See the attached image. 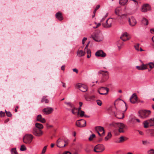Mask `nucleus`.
Segmentation results:
<instances>
[{
	"instance_id": "nucleus-1",
	"label": "nucleus",
	"mask_w": 154,
	"mask_h": 154,
	"mask_svg": "<svg viewBox=\"0 0 154 154\" xmlns=\"http://www.w3.org/2000/svg\"><path fill=\"white\" fill-rule=\"evenodd\" d=\"M124 103L125 105L126 108L125 110L123 111H121L119 112L118 110L117 111V112L116 113L114 111H111L110 112V114L112 115H114L117 118L119 119H122L124 117V112L126 111L127 110L126 104V103L124 102Z\"/></svg>"
},
{
	"instance_id": "nucleus-2",
	"label": "nucleus",
	"mask_w": 154,
	"mask_h": 154,
	"mask_svg": "<svg viewBox=\"0 0 154 154\" xmlns=\"http://www.w3.org/2000/svg\"><path fill=\"white\" fill-rule=\"evenodd\" d=\"M111 125L115 128H118V131L119 133H124V129L126 126L122 123H113L111 124Z\"/></svg>"
},
{
	"instance_id": "nucleus-3",
	"label": "nucleus",
	"mask_w": 154,
	"mask_h": 154,
	"mask_svg": "<svg viewBox=\"0 0 154 154\" xmlns=\"http://www.w3.org/2000/svg\"><path fill=\"white\" fill-rule=\"evenodd\" d=\"M150 111L149 110H142L138 112V116L142 119H146L150 115Z\"/></svg>"
},
{
	"instance_id": "nucleus-4",
	"label": "nucleus",
	"mask_w": 154,
	"mask_h": 154,
	"mask_svg": "<svg viewBox=\"0 0 154 154\" xmlns=\"http://www.w3.org/2000/svg\"><path fill=\"white\" fill-rule=\"evenodd\" d=\"M93 39L96 42L101 41L103 39V36L102 34L101 33H96L94 36L92 35Z\"/></svg>"
},
{
	"instance_id": "nucleus-5",
	"label": "nucleus",
	"mask_w": 154,
	"mask_h": 154,
	"mask_svg": "<svg viewBox=\"0 0 154 154\" xmlns=\"http://www.w3.org/2000/svg\"><path fill=\"white\" fill-rule=\"evenodd\" d=\"M33 138V136L32 134L26 135L24 137L23 141L26 144H29L31 142Z\"/></svg>"
},
{
	"instance_id": "nucleus-6",
	"label": "nucleus",
	"mask_w": 154,
	"mask_h": 154,
	"mask_svg": "<svg viewBox=\"0 0 154 154\" xmlns=\"http://www.w3.org/2000/svg\"><path fill=\"white\" fill-rule=\"evenodd\" d=\"M105 149L104 146L102 144H98L95 146L94 150L96 152H102Z\"/></svg>"
},
{
	"instance_id": "nucleus-7",
	"label": "nucleus",
	"mask_w": 154,
	"mask_h": 154,
	"mask_svg": "<svg viewBox=\"0 0 154 154\" xmlns=\"http://www.w3.org/2000/svg\"><path fill=\"white\" fill-rule=\"evenodd\" d=\"M75 87L76 88L79 89L82 92H85L88 89L86 85L80 83L76 84Z\"/></svg>"
},
{
	"instance_id": "nucleus-8",
	"label": "nucleus",
	"mask_w": 154,
	"mask_h": 154,
	"mask_svg": "<svg viewBox=\"0 0 154 154\" xmlns=\"http://www.w3.org/2000/svg\"><path fill=\"white\" fill-rule=\"evenodd\" d=\"M76 125L78 127L80 128L84 127L86 125V121L82 119L79 120L76 122Z\"/></svg>"
},
{
	"instance_id": "nucleus-9",
	"label": "nucleus",
	"mask_w": 154,
	"mask_h": 154,
	"mask_svg": "<svg viewBox=\"0 0 154 154\" xmlns=\"http://www.w3.org/2000/svg\"><path fill=\"white\" fill-rule=\"evenodd\" d=\"M33 133L36 136L40 137L42 135L43 132L40 129L37 128H34L33 130Z\"/></svg>"
},
{
	"instance_id": "nucleus-10",
	"label": "nucleus",
	"mask_w": 154,
	"mask_h": 154,
	"mask_svg": "<svg viewBox=\"0 0 154 154\" xmlns=\"http://www.w3.org/2000/svg\"><path fill=\"white\" fill-rule=\"evenodd\" d=\"M150 9V5L147 4L143 5L141 7V11L143 12H146Z\"/></svg>"
},
{
	"instance_id": "nucleus-11",
	"label": "nucleus",
	"mask_w": 154,
	"mask_h": 154,
	"mask_svg": "<svg viewBox=\"0 0 154 154\" xmlns=\"http://www.w3.org/2000/svg\"><path fill=\"white\" fill-rule=\"evenodd\" d=\"M98 73L102 75L103 77L106 80L107 79L109 78V74L107 71L100 70L98 72Z\"/></svg>"
},
{
	"instance_id": "nucleus-12",
	"label": "nucleus",
	"mask_w": 154,
	"mask_h": 154,
	"mask_svg": "<svg viewBox=\"0 0 154 154\" xmlns=\"http://www.w3.org/2000/svg\"><path fill=\"white\" fill-rule=\"evenodd\" d=\"M53 111V109L51 107H47L43 109L42 111L46 115H48L51 113Z\"/></svg>"
},
{
	"instance_id": "nucleus-13",
	"label": "nucleus",
	"mask_w": 154,
	"mask_h": 154,
	"mask_svg": "<svg viewBox=\"0 0 154 154\" xmlns=\"http://www.w3.org/2000/svg\"><path fill=\"white\" fill-rule=\"evenodd\" d=\"M95 55L97 57H104L106 56V54L102 50H100L97 51L96 52Z\"/></svg>"
},
{
	"instance_id": "nucleus-14",
	"label": "nucleus",
	"mask_w": 154,
	"mask_h": 154,
	"mask_svg": "<svg viewBox=\"0 0 154 154\" xmlns=\"http://www.w3.org/2000/svg\"><path fill=\"white\" fill-rule=\"evenodd\" d=\"M128 22L129 25L132 26H134L137 23L136 20L133 17H131V18H129Z\"/></svg>"
},
{
	"instance_id": "nucleus-15",
	"label": "nucleus",
	"mask_w": 154,
	"mask_h": 154,
	"mask_svg": "<svg viewBox=\"0 0 154 154\" xmlns=\"http://www.w3.org/2000/svg\"><path fill=\"white\" fill-rule=\"evenodd\" d=\"M137 97L135 94H133L130 98V102L132 103H134L137 101Z\"/></svg>"
},
{
	"instance_id": "nucleus-16",
	"label": "nucleus",
	"mask_w": 154,
	"mask_h": 154,
	"mask_svg": "<svg viewBox=\"0 0 154 154\" xmlns=\"http://www.w3.org/2000/svg\"><path fill=\"white\" fill-rule=\"evenodd\" d=\"M111 21L109 19L107 20L105 23L103 24V27L105 28H108L111 26Z\"/></svg>"
},
{
	"instance_id": "nucleus-17",
	"label": "nucleus",
	"mask_w": 154,
	"mask_h": 154,
	"mask_svg": "<svg viewBox=\"0 0 154 154\" xmlns=\"http://www.w3.org/2000/svg\"><path fill=\"white\" fill-rule=\"evenodd\" d=\"M95 129L97 132H103L102 136L105 135V131L103 128L101 126H97L95 127Z\"/></svg>"
},
{
	"instance_id": "nucleus-18",
	"label": "nucleus",
	"mask_w": 154,
	"mask_h": 154,
	"mask_svg": "<svg viewBox=\"0 0 154 154\" xmlns=\"http://www.w3.org/2000/svg\"><path fill=\"white\" fill-rule=\"evenodd\" d=\"M36 120L42 123H45L46 122V120L45 118L42 117L41 115H38L37 116Z\"/></svg>"
},
{
	"instance_id": "nucleus-19",
	"label": "nucleus",
	"mask_w": 154,
	"mask_h": 154,
	"mask_svg": "<svg viewBox=\"0 0 154 154\" xmlns=\"http://www.w3.org/2000/svg\"><path fill=\"white\" fill-rule=\"evenodd\" d=\"M99 89H100V90H106V93H102L100 92L99 90H98V92L101 95H106L108 94L109 91V88L106 87H101Z\"/></svg>"
},
{
	"instance_id": "nucleus-20",
	"label": "nucleus",
	"mask_w": 154,
	"mask_h": 154,
	"mask_svg": "<svg viewBox=\"0 0 154 154\" xmlns=\"http://www.w3.org/2000/svg\"><path fill=\"white\" fill-rule=\"evenodd\" d=\"M77 56L79 57H81L84 56L85 54V52L82 50H78L77 52Z\"/></svg>"
},
{
	"instance_id": "nucleus-21",
	"label": "nucleus",
	"mask_w": 154,
	"mask_h": 154,
	"mask_svg": "<svg viewBox=\"0 0 154 154\" xmlns=\"http://www.w3.org/2000/svg\"><path fill=\"white\" fill-rule=\"evenodd\" d=\"M56 17L60 20H62L63 19L61 13L60 11L58 12L56 14Z\"/></svg>"
},
{
	"instance_id": "nucleus-22",
	"label": "nucleus",
	"mask_w": 154,
	"mask_h": 154,
	"mask_svg": "<svg viewBox=\"0 0 154 154\" xmlns=\"http://www.w3.org/2000/svg\"><path fill=\"white\" fill-rule=\"evenodd\" d=\"M140 44L139 43H135L134 45V48L135 50L137 51H143L141 48H140L139 49Z\"/></svg>"
},
{
	"instance_id": "nucleus-23",
	"label": "nucleus",
	"mask_w": 154,
	"mask_h": 154,
	"mask_svg": "<svg viewBox=\"0 0 154 154\" xmlns=\"http://www.w3.org/2000/svg\"><path fill=\"white\" fill-rule=\"evenodd\" d=\"M35 128H37L40 130L43 128V125L42 124L38 123H36L35 124Z\"/></svg>"
},
{
	"instance_id": "nucleus-24",
	"label": "nucleus",
	"mask_w": 154,
	"mask_h": 154,
	"mask_svg": "<svg viewBox=\"0 0 154 154\" xmlns=\"http://www.w3.org/2000/svg\"><path fill=\"white\" fill-rule=\"evenodd\" d=\"M148 121V123L149 125L150 126H152L154 125V118H152L149 119L147 120Z\"/></svg>"
},
{
	"instance_id": "nucleus-25",
	"label": "nucleus",
	"mask_w": 154,
	"mask_h": 154,
	"mask_svg": "<svg viewBox=\"0 0 154 154\" xmlns=\"http://www.w3.org/2000/svg\"><path fill=\"white\" fill-rule=\"evenodd\" d=\"M142 23L144 25H147L148 24V21L146 18H143L142 20Z\"/></svg>"
},
{
	"instance_id": "nucleus-26",
	"label": "nucleus",
	"mask_w": 154,
	"mask_h": 154,
	"mask_svg": "<svg viewBox=\"0 0 154 154\" xmlns=\"http://www.w3.org/2000/svg\"><path fill=\"white\" fill-rule=\"evenodd\" d=\"M128 0H119V3L122 5H124L128 2Z\"/></svg>"
},
{
	"instance_id": "nucleus-27",
	"label": "nucleus",
	"mask_w": 154,
	"mask_h": 154,
	"mask_svg": "<svg viewBox=\"0 0 154 154\" xmlns=\"http://www.w3.org/2000/svg\"><path fill=\"white\" fill-rule=\"evenodd\" d=\"M87 51V57L88 58H90L91 56V52L90 50L89 49H86V51Z\"/></svg>"
},
{
	"instance_id": "nucleus-28",
	"label": "nucleus",
	"mask_w": 154,
	"mask_h": 154,
	"mask_svg": "<svg viewBox=\"0 0 154 154\" xmlns=\"http://www.w3.org/2000/svg\"><path fill=\"white\" fill-rule=\"evenodd\" d=\"M95 97V96L93 95L86 97V99L87 100L89 101L91 100H93Z\"/></svg>"
},
{
	"instance_id": "nucleus-29",
	"label": "nucleus",
	"mask_w": 154,
	"mask_h": 154,
	"mask_svg": "<svg viewBox=\"0 0 154 154\" xmlns=\"http://www.w3.org/2000/svg\"><path fill=\"white\" fill-rule=\"evenodd\" d=\"M112 137V134L110 132H109L108 133L107 136L105 137V140L106 141L110 139Z\"/></svg>"
},
{
	"instance_id": "nucleus-30",
	"label": "nucleus",
	"mask_w": 154,
	"mask_h": 154,
	"mask_svg": "<svg viewBox=\"0 0 154 154\" xmlns=\"http://www.w3.org/2000/svg\"><path fill=\"white\" fill-rule=\"evenodd\" d=\"M72 109L71 110L72 112V114H75L77 112V109L74 107V106H73V107H72Z\"/></svg>"
},
{
	"instance_id": "nucleus-31",
	"label": "nucleus",
	"mask_w": 154,
	"mask_h": 154,
	"mask_svg": "<svg viewBox=\"0 0 154 154\" xmlns=\"http://www.w3.org/2000/svg\"><path fill=\"white\" fill-rule=\"evenodd\" d=\"M61 140L60 138H59L57 141V146L58 147H65L66 144H65L63 146H60L59 145V144L61 141Z\"/></svg>"
},
{
	"instance_id": "nucleus-32",
	"label": "nucleus",
	"mask_w": 154,
	"mask_h": 154,
	"mask_svg": "<svg viewBox=\"0 0 154 154\" xmlns=\"http://www.w3.org/2000/svg\"><path fill=\"white\" fill-rule=\"evenodd\" d=\"M141 68L142 69V70H143L145 69H147V67L148 66L147 64H142V65H141Z\"/></svg>"
},
{
	"instance_id": "nucleus-33",
	"label": "nucleus",
	"mask_w": 154,
	"mask_h": 154,
	"mask_svg": "<svg viewBox=\"0 0 154 154\" xmlns=\"http://www.w3.org/2000/svg\"><path fill=\"white\" fill-rule=\"evenodd\" d=\"M44 102H45V103H48L49 102L48 100L45 97H43L41 100L42 103H43Z\"/></svg>"
},
{
	"instance_id": "nucleus-34",
	"label": "nucleus",
	"mask_w": 154,
	"mask_h": 154,
	"mask_svg": "<svg viewBox=\"0 0 154 154\" xmlns=\"http://www.w3.org/2000/svg\"><path fill=\"white\" fill-rule=\"evenodd\" d=\"M11 154H18L16 151V148L12 149L11 150Z\"/></svg>"
},
{
	"instance_id": "nucleus-35",
	"label": "nucleus",
	"mask_w": 154,
	"mask_h": 154,
	"mask_svg": "<svg viewBox=\"0 0 154 154\" xmlns=\"http://www.w3.org/2000/svg\"><path fill=\"white\" fill-rule=\"evenodd\" d=\"M65 104H66L68 106L72 108L74 106L72 104L69 102H64Z\"/></svg>"
},
{
	"instance_id": "nucleus-36",
	"label": "nucleus",
	"mask_w": 154,
	"mask_h": 154,
	"mask_svg": "<svg viewBox=\"0 0 154 154\" xmlns=\"http://www.w3.org/2000/svg\"><path fill=\"white\" fill-rule=\"evenodd\" d=\"M144 124V127L145 128H147L148 127V121H147V120L145 121L143 123Z\"/></svg>"
},
{
	"instance_id": "nucleus-37",
	"label": "nucleus",
	"mask_w": 154,
	"mask_h": 154,
	"mask_svg": "<svg viewBox=\"0 0 154 154\" xmlns=\"http://www.w3.org/2000/svg\"><path fill=\"white\" fill-rule=\"evenodd\" d=\"M26 148L25 146L24 145H22L20 149V150L21 151H24L26 150Z\"/></svg>"
},
{
	"instance_id": "nucleus-38",
	"label": "nucleus",
	"mask_w": 154,
	"mask_h": 154,
	"mask_svg": "<svg viewBox=\"0 0 154 154\" xmlns=\"http://www.w3.org/2000/svg\"><path fill=\"white\" fill-rule=\"evenodd\" d=\"M148 64V66L149 65V67L151 69H152L154 67V63L152 62L149 63Z\"/></svg>"
},
{
	"instance_id": "nucleus-39",
	"label": "nucleus",
	"mask_w": 154,
	"mask_h": 154,
	"mask_svg": "<svg viewBox=\"0 0 154 154\" xmlns=\"http://www.w3.org/2000/svg\"><path fill=\"white\" fill-rule=\"evenodd\" d=\"M115 14L116 15H118V16L120 15V10L119 8H117L115 10Z\"/></svg>"
},
{
	"instance_id": "nucleus-40",
	"label": "nucleus",
	"mask_w": 154,
	"mask_h": 154,
	"mask_svg": "<svg viewBox=\"0 0 154 154\" xmlns=\"http://www.w3.org/2000/svg\"><path fill=\"white\" fill-rule=\"evenodd\" d=\"M147 153L148 154H154V149H151L148 151Z\"/></svg>"
},
{
	"instance_id": "nucleus-41",
	"label": "nucleus",
	"mask_w": 154,
	"mask_h": 154,
	"mask_svg": "<svg viewBox=\"0 0 154 154\" xmlns=\"http://www.w3.org/2000/svg\"><path fill=\"white\" fill-rule=\"evenodd\" d=\"M95 137V135L94 134H92V135H91L89 138V140L91 141L92 140L93 138Z\"/></svg>"
},
{
	"instance_id": "nucleus-42",
	"label": "nucleus",
	"mask_w": 154,
	"mask_h": 154,
	"mask_svg": "<svg viewBox=\"0 0 154 154\" xmlns=\"http://www.w3.org/2000/svg\"><path fill=\"white\" fill-rule=\"evenodd\" d=\"M142 143L144 145H147L149 143V142L147 140H142Z\"/></svg>"
},
{
	"instance_id": "nucleus-43",
	"label": "nucleus",
	"mask_w": 154,
	"mask_h": 154,
	"mask_svg": "<svg viewBox=\"0 0 154 154\" xmlns=\"http://www.w3.org/2000/svg\"><path fill=\"white\" fill-rule=\"evenodd\" d=\"M128 36V33L126 32H125L123 33L122 35V36L120 37V38L122 39V38H124L123 37H127Z\"/></svg>"
},
{
	"instance_id": "nucleus-44",
	"label": "nucleus",
	"mask_w": 154,
	"mask_h": 154,
	"mask_svg": "<svg viewBox=\"0 0 154 154\" xmlns=\"http://www.w3.org/2000/svg\"><path fill=\"white\" fill-rule=\"evenodd\" d=\"M5 112H6L7 116H8V117H11V116L12 115L10 112H8L6 110H5Z\"/></svg>"
},
{
	"instance_id": "nucleus-45",
	"label": "nucleus",
	"mask_w": 154,
	"mask_h": 154,
	"mask_svg": "<svg viewBox=\"0 0 154 154\" xmlns=\"http://www.w3.org/2000/svg\"><path fill=\"white\" fill-rule=\"evenodd\" d=\"M134 4L136 8L135 9V11H137V9H138V3L137 2H135V3H134Z\"/></svg>"
},
{
	"instance_id": "nucleus-46",
	"label": "nucleus",
	"mask_w": 154,
	"mask_h": 154,
	"mask_svg": "<svg viewBox=\"0 0 154 154\" xmlns=\"http://www.w3.org/2000/svg\"><path fill=\"white\" fill-rule=\"evenodd\" d=\"M80 113H79L80 116L81 117H82L84 116L85 112L83 111H80Z\"/></svg>"
},
{
	"instance_id": "nucleus-47",
	"label": "nucleus",
	"mask_w": 154,
	"mask_h": 154,
	"mask_svg": "<svg viewBox=\"0 0 154 154\" xmlns=\"http://www.w3.org/2000/svg\"><path fill=\"white\" fill-rule=\"evenodd\" d=\"M119 142L121 143L123 141H124L125 140L123 136H121L119 138Z\"/></svg>"
},
{
	"instance_id": "nucleus-48",
	"label": "nucleus",
	"mask_w": 154,
	"mask_h": 154,
	"mask_svg": "<svg viewBox=\"0 0 154 154\" xmlns=\"http://www.w3.org/2000/svg\"><path fill=\"white\" fill-rule=\"evenodd\" d=\"M47 146H45L43 148L42 151V153L44 154V153L46 151V149H47Z\"/></svg>"
},
{
	"instance_id": "nucleus-49",
	"label": "nucleus",
	"mask_w": 154,
	"mask_h": 154,
	"mask_svg": "<svg viewBox=\"0 0 154 154\" xmlns=\"http://www.w3.org/2000/svg\"><path fill=\"white\" fill-rule=\"evenodd\" d=\"M97 104L100 106L102 105V102L101 101L99 100H97Z\"/></svg>"
},
{
	"instance_id": "nucleus-50",
	"label": "nucleus",
	"mask_w": 154,
	"mask_h": 154,
	"mask_svg": "<svg viewBox=\"0 0 154 154\" xmlns=\"http://www.w3.org/2000/svg\"><path fill=\"white\" fill-rule=\"evenodd\" d=\"M150 134L152 136H154V129L150 130Z\"/></svg>"
},
{
	"instance_id": "nucleus-51",
	"label": "nucleus",
	"mask_w": 154,
	"mask_h": 154,
	"mask_svg": "<svg viewBox=\"0 0 154 154\" xmlns=\"http://www.w3.org/2000/svg\"><path fill=\"white\" fill-rule=\"evenodd\" d=\"M5 115V113L4 112H3L1 111L0 112V117H2L4 116Z\"/></svg>"
},
{
	"instance_id": "nucleus-52",
	"label": "nucleus",
	"mask_w": 154,
	"mask_h": 154,
	"mask_svg": "<svg viewBox=\"0 0 154 154\" xmlns=\"http://www.w3.org/2000/svg\"><path fill=\"white\" fill-rule=\"evenodd\" d=\"M87 38L85 37H84L82 40V44H84L85 42L87 40Z\"/></svg>"
},
{
	"instance_id": "nucleus-53",
	"label": "nucleus",
	"mask_w": 154,
	"mask_h": 154,
	"mask_svg": "<svg viewBox=\"0 0 154 154\" xmlns=\"http://www.w3.org/2000/svg\"><path fill=\"white\" fill-rule=\"evenodd\" d=\"M135 119L134 118H131L130 120V122L131 123H134L135 121Z\"/></svg>"
},
{
	"instance_id": "nucleus-54",
	"label": "nucleus",
	"mask_w": 154,
	"mask_h": 154,
	"mask_svg": "<svg viewBox=\"0 0 154 154\" xmlns=\"http://www.w3.org/2000/svg\"><path fill=\"white\" fill-rule=\"evenodd\" d=\"M136 68L138 70H142L141 66H136Z\"/></svg>"
},
{
	"instance_id": "nucleus-55",
	"label": "nucleus",
	"mask_w": 154,
	"mask_h": 154,
	"mask_svg": "<svg viewBox=\"0 0 154 154\" xmlns=\"http://www.w3.org/2000/svg\"><path fill=\"white\" fill-rule=\"evenodd\" d=\"M123 43H122L120 45H119L117 44L119 50H120L122 46L123 45Z\"/></svg>"
},
{
	"instance_id": "nucleus-56",
	"label": "nucleus",
	"mask_w": 154,
	"mask_h": 154,
	"mask_svg": "<svg viewBox=\"0 0 154 154\" xmlns=\"http://www.w3.org/2000/svg\"><path fill=\"white\" fill-rule=\"evenodd\" d=\"M101 24L100 23H99L97 24V25L96 27H94L93 28L94 29H96Z\"/></svg>"
},
{
	"instance_id": "nucleus-57",
	"label": "nucleus",
	"mask_w": 154,
	"mask_h": 154,
	"mask_svg": "<svg viewBox=\"0 0 154 154\" xmlns=\"http://www.w3.org/2000/svg\"><path fill=\"white\" fill-rule=\"evenodd\" d=\"M72 70L73 72H75L77 73H78V70L76 68L73 69Z\"/></svg>"
},
{
	"instance_id": "nucleus-58",
	"label": "nucleus",
	"mask_w": 154,
	"mask_h": 154,
	"mask_svg": "<svg viewBox=\"0 0 154 154\" xmlns=\"http://www.w3.org/2000/svg\"><path fill=\"white\" fill-rule=\"evenodd\" d=\"M90 43V42H89L88 43V44L87 45H86L85 48V51H86V49H88V45Z\"/></svg>"
},
{
	"instance_id": "nucleus-59",
	"label": "nucleus",
	"mask_w": 154,
	"mask_h": 154,
	"mask_svg": "<svg viewBox=\"0 0 154 154\" xmlns=\"http://www.w3.org/2000/svg\"><path fill=\"white\" fill-rule=\"evenodd\" d=\"M85 151L87 153H89L90 152V150L88 149V148H87L85 149Z\"/></svg>"
},
{
	"instance_id": "nucleus-60",
	"label": "nucleus",
	"mask_w": 154,
	"mask_h": 154,
	"mask_svg": "<svg viewBox=\"0 0 154 154\" xmlns=\"http://www.w3.org/2000/svg\"><path fill=\"white\" fill-rule=\"evenodd\" d=\"M138 131L140 134L142 135H144V133L142 131Z\"/></svg>"
},
{
	"instance_id": "nucleus-61",
	"label": "nucleus",
	"mask_w": 154,
	"mask_h": 154,
	"mask_svg": "<svg viewBox=\"0 0 154 154\" xmlns=\"http://www.w3.org/2000/svg\"><path fill=\"white\" fill-rule=\"evenodd\" d=\"M63 154H71V153L69 151L64 152Z\"/></svg>"
},
{
	"instance_id": "nucleus-62",
	"label": "nucleus",
	"mask_w": 154,
	"mask_h": 154,
	"mask_svg": "<svg viewBox=\"0 0 154 154\" xmlns=\"http://www.w3.org/2000/svg\"><path fill=\"white\" fill-rule=\"evenodd\" d=\"M130 39L129 38H127L126 39H125V38H122V40L124 41H125L127 40H129Z\"/></svg>"
},
{
	"instance_id": "nucleus-63",
	"label": "nucleus",
	"mask_w": 154,
	"mask_h": 154,
	"mask_svg": "<svg viewBox=\"0 0 154 154\" xmlns=\"http://www.w3.org/2000/svg\"><path fill=\"white\" fill-rule=\"evenodd\" d=\"M81 107H79L78 109V112L77 113V114L78 115H79V112L81 111Z\"/></svg>"
},
{
	"instance_id": "nucleus-64",
	"label": "nucleus",
	"mask_w": 154,
	"mask_h": 154,
	"mask_svg": "<svg viewBox=\"0 0 154 154\" xmlns=\"http://www.w3.org/2000/svg\"><path fill=\"white\" fill-rule=\"evenodd\" d=\"M100 5H98L96 7L95 9L97 10L98 9H99L100 8Z\"/></svg>"
}]
</instances>
